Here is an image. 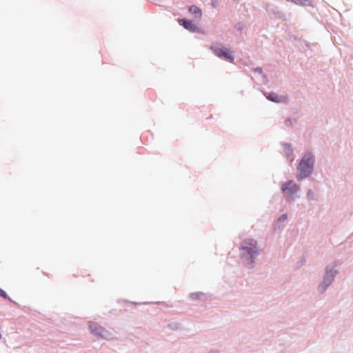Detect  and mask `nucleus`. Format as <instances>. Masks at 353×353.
<instances>
[{
  "label": "nucleus",
  "mask_w": 353,
  "mask_h": 353,
  "mask_svg": "<svg viewBox=\"0 0 353 353\" xmlns=\"http://www.w3.org/2000/svg\"><path fill=\"white\" fill-rule=\"evenodd\" d=\"M314 157L311 154H306L303 157L301 161L298 166V175L299 180L308 176L313 168Z\"/></svg>",
  "instance_id": "1"
},
{
  "label": "nucleus",
  "mask_w": 353,
  "mask_h": 353,
  "mask_svg": "<svg viewBox=\"0 0 353 353\" xmlns=\"http://www.w3.org/2000/svg\"><path fill=\"white\" fill-rule=\"evenodd\" d=\"M242 256H250L252 259L257 254L256 242L253 239L245 240L241 245Z\"/></svg>",
  "instance_id": "2"
},
{
  "label": "nucleus",
  "mask_w": 353,
  "mask_h": 353,
  "mask_svg": "<svg viewBox=\"0 0 353 353\" xmlns=\"http://www.w3.org/2000/svg\"><path fill=\"white\" fill-rule=\"evenodd\" d=\"M298 186L292 181L285 183L282 186V191L283 194L288 197L292 196L298 191Z\"/></svg>",
  "instance_id": "3"
},
{
  "label": "nucleus",
  "mask_w": 353,
  "mask_h": 353,
  "mask_svg": "<svg viewBox=\"0 0 353 353\" xmlns=\"http://www.w3.org/2000/svg\"><path fill=\"white\" fill-rule=\"evenodd\" d=\"M335 272L332 270H326L324 281L319 286V290L323 292L327 286L330 285L334 277Z\"/></svg>",
  "instance_id": "4"
},
{
  "label": "nucleus",
  "mask_w": 353,
  "mask_h": 353,
  "mask_svg": "<svg viewBox=\"0 0 353 353\" xmlns=\"http://www.w3.org/2000/svg\"><path fill=\"white\" fill-rule=\"evenodd\" d=\"M211 48H212V50H213L214 52L215 53V54L217 57H223L225 59H227L231 62L233 61L234 57L230 54V52H229V50L228 49H226V48L222 49V48H213V47H212Z\"/></svg>",
  "instance_id": "5"
},
{
  "label": "nucleus",
  "mask_w": 353,
  "mask_h": 353,
  "mask_svg": "<svg viewBox=\"0 0 353 353\" xmlns=\"http://www.w3.org/2000/svg\"><path fill=\"white\" fill-rule=\"evenodd\" d=\"M179 23L181 26H183L185 29L193 32H200V29L193 23V22L190 20H187L184 19H179Z\"/></svg>",
  "instance_id": "6"
},
{
  "label": "nucleus",
  "mask_w": 353,
  "mask_h": 353,
  "mask_svg": "<svg viewBox=\"0 0 353 353\" xmlns=\"http://www.w3.org/2000/svg\"><path fill=\"white\" fill-rule=\"evenodd\" d=\"M90 328L93 334L101 336L103 338H105L106 336V332L102 327L99 325L97 323L94 322L90 323Z\"/></svg>",
  "instance_id": "7"
},
{
  "label": "nucleus",
  "mask_w": 353,
  "mask_h": 353,
  "mask_svg": "<svg viewBox=\"0 0 353 353\" xmlns=\"http://www.w3.org/2000/svg\"><path fill=\"white\" fill-rule=\"evenodd\" d=\"M189 11L192 13L196 18H199L201 16V10L196 6H192L189 8Z\"/></svg>",
  "instance_id": "8"
},
{
  "label": "nucleus",
  "mask_w": 353,
  "mask_h": 353,
  "mask_svg": "<svg viewBox=\"0 0 353 353\" xmlns=\"http://www.w3.org/2000/svg\"><path fill=\"white\" fill-rule=\"evenodd\" d=\"M268 99L274 102L281 101V97L275 93H270V94L268 97Z\"/></svg>",
  "instance_id": "9"
},
{
  "label": "nucleus",
  "mask_w": 353,
  "mask_h": 353,
  "mask_svg": "<svg viewBox=\"0 0 353 353\" xmlns=\"http://www.w3.org/2000/svg\"><path fill=\"white\" fill-rule=\"evenodd\" d=\"M0 296L3 297L4 299L8 298L7 294L1 288H0Z\"/></svg>",
  "instance_id": "10"
},
{
  "label": "nucleus",
  "mask_w": 353,
  "mask_h": 353,
  "mask_svg": "<svg viewBox=\"0 0 353 353\" xmlns=\"http://www.w3.org/2000/svg\"><path fill=\"white\" fill-rule=\"evenodd\" d=\"M286 219H287V216H286L285 214H283V215H282V216L279 218V221H284V220H285Z\"/></svg>",
  "instance_id": "11"
},
{
  "label": "nucleus",
  "mask_w": 353,
  "mask_h": 353,
  "mask_svg": "<svg viewBox=\"0 0 353 353\" xmlns=\"http://www.w3.org/2000/svg\"><path fill=\"white\" fill-rule=\"evenodd\" d=\"M310 193H311V192H310V191H309V192H308V193H307V194H308V196H310Z\"/></svg>",
  "instance_id": "12"
}]
</instances>
